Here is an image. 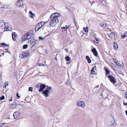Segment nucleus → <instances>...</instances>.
<instances>
[{"label": "nucleus", "instance_id": "nucleus-1", "mask_svg": "<svg viewBox=\"0 0 127 127\" xmlns=\"http://www.w3.org/2000/svg\"><path fill=\"white\" fill-rule=\"evenodd\" d=\"M33 34V31L31 30L28 32L26 33L22 37V41H26L30 39Z\"/></svg>", "mask_w": 127, "mask_h": 127}, {"label": "nucleus", "instance_id": "nucleus-2", "mask_svg": "<svg viewBox=\"0 0 127 127\" xmlns=\"http://www.w3.org/2000/svg\"><path fill=\"white\" fill-rule=\"evenodd\" d=\"M5 28L4 29L5 31H11L12 30L11 26L6 22H4Z\"/></svg>", "mask_w": 127, "mask_h": 127}, {"label": "nucleus", "instance_id": "nucleus-3", "mask_svg": "<svg viewBox=\"0 0 127 127\" xmlns=\"http://www.w3.org/2000/svg\"><path fill=\"white\" fill-rule=\"evenodd\" d=\"M59 22V20L58 19H56L50 21L49 25L52 27H55L57 23Z\"/></svg>", "mask_w": 127, "mask_h": 127}, {"label": "nucleus", "instance_id": "nucleus-4", "mask_svg": "<svg viewBox=\"0 0 127 127\" xmlns=\"http://www.w3.org/2000/svg\"><path fill=\"white\" fill-rule=\"evenodd\" d=\"M36 40L35 39L32 38L30 41H29V43L30 42V46L31 47H34L36 42Z\"/></svg>", "mask_w": 127, "mask_h": 127}, {"label": "nucleus", "instance_id": "nucleus-5", "mask_svg": "<svg viewBox=\"0 0 127 127\" xmlns=\"http://www.w3.org/2000/svg\"><path fill=\"white\" fill-rule=\"evenodd\" d=\"M77 105L82 108H84L85 106V102L81 101H78L77 103Z\"/></svg>", "mask_w": 127, "mask_h": 127}, {"label": "nucleus", "instance_id": "nucleus-6", "mask_svg": "<svg viewBox=\"0 0 127 127\" xmlns=\"http://www.w3.org/2000/svg\"><path fill=\"white\" fill-rule=\"evenodd\" d=\"M60 16L59 14L57 13H55L54 14H52L51 15L50 18V19H57V18L59 17Z\"/></svg>", "mask_w": 127, "mask_h": 127}, {"label": "nucleus", "instance_id": "nucleus-7", "mask_svg": "<svg viewBox=\"0 0 127 127\" xmlns=\"http://www.w3.org/2000/svg\"><path fill=\"white\" fill-rule=\"evenodd\" d=\"M51 88H47L46 89L44 90L43 93L45 95L46 97H48L49 96V95L48 94L49 93V91L51 90Z\"/></svg>", "mask_w": 127, "mask_h": 127}, {"label": "nucleus", "instance_id": "nucleus-8", "mask_svg": "<svg viewBox=\"0 0 127 127\" xmlns=\"http://www.w3.org/2000/svg\"><path fill=\"white\" fill-rule=\"evenodd\" d=\"M16 5L18 7H23V2L22 0H18L16 3Z\"/></svg>", "mask_w": 127, "mask_h": 127}, {"label": "nucleus", "instance_id": "nucleus-9", "mask_svg": "<svg viewBox=\"0 0 127 127\" xmlns=\"http://www.w3.org/2000/svg\"><path fill=\"white\" fill-rule=\"evenodd\" d=\"M28 54L25 52H22L19 55V57L21 58H24L27 57L28 56Z\"/></svg>", "mask_w": 127, "mask_h": 127}, {"label": "nucleus", "instance_id": "nucleus-10", "mask_svg": "<svg viewBox=\"0 0 127 127\" xmlns=\"http://www.w3.org/2000/svg\"><path fill=\"white\" fill-rule=\"evenodd\" d=\"M108 77L109 79L112 83H115L116 82L115 79L113 76L111 75H108Z\"/></svg>", "mask_w": 127, "mask_h": 127}, {"label": "nucleus", "instance_id": "nucleus-11", "mask_svg": "<svg viewBox=\"0 0 127 127\" xmlns=\"http://www.w3.org/2000/svg\"><path fill=\"white\" fill-rule=\"evenodd\" d=\"M35 87H48V86L44 84L41 83H38V84H37L35 86Z\"/></svg>", "mask_w": 127, "mask_h": 127}, {"label": "nucleus", "instance_id": "nucleus-12", "mask_svg": "<svg viewBox=\"0 0 127 127\" xmlns=\"http://www.w3.org/2000/svg\"><path fill=\"white\" fill-rule=\"evenodd\" d=\"M20 115V113L18 111L15 112L13 114V116L14 118V119L17 118Z\"/></svg>", "mask_w": 127, "mask_h": 127}, {"label": "nucleus", "instance_id": "nucleus-13", "mask_svg": "<svg viewBox=\"0 0 127 127\" xmlns=\"http://www.w3.org/2000/svg\"><path fill=\"white\" fill-rule=\"evenodd\" d=\"M93 47H91L92 48ZM92 52L93 53L94 55L95 56H97L98 55L97 52V51L96 50V49L95 48H94L93 49H92Z\"/></svg>", "mask_w": 127, "mask_h": 127}, {"label": "nucleus", "instance_id": "nucleus-14", "mask_svg": "<svg viewBox=\"0 0 127 127\" xmlns=\"http://www.w3.org/2000/svg\"><path fill=\"white\" fill-rule=\"evenodd\" d=\"M96 66H94L93 68L92 69L91 71V74H95V71L94 70L95 69H96Z\"/></svg>", "mask_w": 127, "mask_h": 127}, {"label": "nucleus", "instance_id": "nucleus-15", "mask_svg": "<svg viewBox=\"0 0 127 127\" xmlns=\"http://www.w3.org/2000/svg\"><path fill=\"white\" fill-rule=\"evenodd\" d=\"M109 37L112 39L114 38L115 37V34L113 32H111L110 34Z\"/></svg>", "mask_w": 127, "mask_h": 127}, {"label": "nucleus", "instance_id": "nucleus-16", "mask_svg": "<svg viewBox=\"0 0 127 127\" xmlns=\"http://www.w3.org/2000/svg\"><path fill=\"white\" fill-rule=\"evenodd\" d=\"M17 35L16 33L14 32L12 34V39L14 40L16 39V38L17 37Z\"/></svg>", "mask_w": 127, "mask_h": 127}, {"label": "nucleus", "instance_id": "nucleus-17", "mask_svg": "<svg viewBox=\"0 0 127 127\" xmlns=\"http://www.w3.org/2000/svg\"><path fill=\"white\" fill-rule=\"evenodd\" d=\"M42 26L40 25V23H38L36 25V28L38 29V30H39L42 27Z\"/></svg>", "mask_w": 127, "mask_h": 127}, {"label": "nucleus", "instance_id": "nucleus-18", "mask_svg": "<svg viewBox=\"0 0 127 127\" xmlns=\"http://www.w3.org/2000/svg\"><path fill=\"white\" fill-rule=\"evenodd\" d=\"M127 37V32H125L124 34L122 35L121 36V37L123 39H124Z\"/></svg>", "mask_w": 127, "mask_h": 127}, {"label": "nucleus", "instance_id": "nucleus-19", "mask_svg": "<svg viewBox=\"0 0 127 127\" xmlns=\"http://www.w3.org/2000/svg\"><path fill=\"white\" fill-rule=\"evenodd\" d=\"M86 59L89 63H91V60L88 56H86Z\"/></svg>", "mask_w": 127, "mask_h": 127}, {"label": "nucleus", "instance_id": "nucleus-20", "mask_svg": "<svg viewBox=\"0 0 127 127\" xmlns=\"http://www.w3.org/2000/svg\"><path fill=\"white\" fill-rule=\"evenodd\" d=\"M100 25L101 27L104 28L106 26V25L105 23L104 22L101 23H100Z\"/></svg>", "mask_w": 127, "mask_h": 127}, {"label": "nucleus", "instance_id": "nucleus-21", "mask_svg": "<svg viewBox=\"0 0 127 127\" xmlns=\"http://www.w3.org/2000/svg\"><path fill=\"white\" fill-rule=\"evenodd\" d=\"M29 14L30 15V17L32 18L33 17V16H35V14L32 13L31 11H30L29 12Z\"/></svg>", "mask_w": 127, "mask_h": 127}, {"label": "nucleus", "instance_id": "nucleus-22", "mask_svg": "<svg viewBox=\"0 0 127 127\" xmlns=\"http://www.w3.org/2000/svg\"><path fill=\"white\" fill-rule=\"evenodd\" d=\"M114 48L115 49H117L118 47V46L117 44L114 42L113 43Z\"/></svg>", "mask_w": 127, "mask_h": 127}, {"label": "nucleus", "instance_id": "nucleus-23", "mask_svg": "<svg viewBox=\"0 0 127 127\" xmlns=\"http://www.w3.org/2000/svg\"><path fill=\"white\" fill-rule=\"evenodd\" d=\"M48 35H47L46 36H45L44 37H42L40 36L39 37V39L40 40H43L46 37V36Z\"/></svg>", "mask_w": 127, "mask_h": 127}, {"label": "nucleus", "instance_id": "nucleus-24", "mask_svg": "<svg viewBox=\"0 0 127 127\" xmlns=\"http://www.w3.org/2000/svg\"><path fill=\"white\" fill-rule=\"evenodd\" d=\"M17 106V105L16 104H11L10 106V108L11 109H14Z\"/></svg>", "mask_w": 127, "mask_h": 127}, {"label": "nucleus", "instance_id": "nucleus-25", "mask_svg": "<svg viewBox=\"0 0 127 127\" xmlns=\"http://www.w3.org/2000/svg\"><path fill=\"white\" fill-rule=\"evenodd\" d=\"M66 61H69L70 60V58L68 56H66L65 58Z\"/></svg>", "mask_w": 127, "mask_h": 127}, {"label": "nucleus", "instance_id": "nucleus-26", "mask_svg": "<svg viewBox=\"0 0 127 127\" xmlns=\"http://www.w3.org/2000/svg\"><path fill=\"white\" fill-rule=\"evenodd\" d=\"M105 70L106 72V74H110V71L107 68H105Z\"/></svg>", "mask_w": 127, "mask_h": 127}, {"label": "nucleus", "instance_id": "nucleus-27", "mask_svg": "<svg viewBox=\"0 0 127 127\" xmlns=\"http://www.w3.org/2000/svg\"><path fill=\"white\" fill-rule=\"evenodd\" d=\"M83 29L86 32H88V28L87 27H86V28H85V27H84Z\"/></svg>", "mask_w": 127, "mask_h": 127}, {"label": "nucleus", "instance_id": "nucleus-28", "mask_svg": "<svg viewBox=\"0 0 127 127\" xmlns=\"http://www.w3.org/2000/svg\"><path fill=\"white\" fill-rule=\"evenodd\" d=\"M68 28V27H62V29L63 31H65Z\"/></svg>", "mask_w": 127, "mask_h": 127}, {"label": "nucleus", "instance_id": "nucleus-29", "mask_svg": "<svg viewBox=\"0 0 127 127\" xmlns=\"http://www.w3.org/2000/svg\"><path fill=\"white\" fill-rule=\"evenodd\" d=\"M8 84L7 82H5L4 84L3 87H6L8 86Z\"/></svg>", "mask_w": 127, "mask_h": 127}, {"label": "nucleus", "instance_id": "nucleus-30", "mask_svg": "<svg viewBox=\"0 0 127 127\" xmlns=\"http://www.w3.org/2000/svg\"><path fill=\"white\" fill-rule=\"evenodd\" d=\"M94 41L96 43H98L99 42L98 40L96 38H94L93 39Z\"/></svg>", "mask_w": 127, "mask_h": 127}, {"label": "nucleus", "instance_id": "nucleus-31", "mask_svg": "<svg viewBox=\"0 0 127 127\" xmlns=\"http://www.w3.org/2000/svg\"><path fill=\"white\" fill-rule=\"evenodd\" d=\"M28 45L27 44L24 45L23 46V48L24 49H26L28 48Z\"/></svg>", "mask_w": 127, "mask_h": 127}, {"label": "nucleus", "instance_id": "nucleus-32", "mask_svg": "<svg viewBox=\"0 0 127 127\" xmlns=\"http://www.w3.org/2000/svg\"><path fill=\"white\" fill-rule=\"evenodd\" d=\"M39 23H40V25H41L42 26V27L44 26L45 24V22H41Z\"/></svg>", "mask_w": 127, "mask_h": 127}, {"label": "nucleus", "instance_id": "nucleus-33", "mask_svg": "<svg viewBox=\"0 0 127 127\" xmlns=\"http://www.w3.org/2000/svg\"><path fill=\"white\" fill-rule=\"evenodd\" d=\"M1 44L2 45L6 46H9L8 45L6 44L5 43H1Z\"/></svg>", "mask_w": 127, "mask_h": 127}, {"label": "nucleus", "instance_id": "nucleus-34", "mask_svg": "<svg viewBox=\"0 0 127 127\" xmlns=\"http://www.w3.org/2000/svg\"><path fill=\"white\" fill-rule=\"evenodd\" d=\"M44 88H40L39 90V91L40 92L43 91Z\"/></svg>", "mask_w": 127, "mask_h": 127}, {"label": "nucleus", "instance_id": "nucleus-35", "mask_svg": "<svg viewBox=\"0 0 127 127\" xmlns=\"http://www.w3.org/2000/svg\"><path fill=\"white\" fill-rule=\"evenodd\" d=\"M5 98L4 96L3 95L0 98V99L1 100H3Z\"/></svg>", "mask_w": 127, "mask_h": 127}, {"label": "nucleus", "instance_id": "nucleus-36", "mask_svg": "<svg viewBox=\"0 0 127 127\" xmlns=\"http://www.w3.org/2000/svg\"><path fill=\"white\" fill-rule=\"evenodd\" d=\"M1 7L2 8H7V7H6V6L5 5H1Z\"/></svg>", "mask_w": 127, "mask_h": 127}, {"label": "nucleus", "instance_id": "nucleus-37", "mask_svg": "<svg viewBox=\"0 0 127 127\" xmlns=\"http://www.w3.org/2000/svg\"><path fill=\"white\" fill-rule=\"evenodd\" d=\"M113 61L115 63H116L117 61V60L114 58H113Z\"/></svg>", "mask_w": 127, "mask_h": 127}, {"label": "nucleus", "instance_id": "nucleus-38", "mask_svg": "<svg viewBox=\"0 0 127 127\" xmlns=\"http://www.w3.org/2000/svg\"><path fill=\"white\" fill-rule=\"evenodd\" d=\"M33 88H29V91H30L31 92H32Z\"/></svg>", "mask_w": 127, "mask_h": 127}, {"label": "nucleus", "instance_id": "nucleus-39", "mask_svg": "<svg viewBox=\"0 0 127 127\" xmlns=\"http://www.w3.org/2000/svg\"><path fill=\"white\" fill-rule=\"evenodd\" d=\"M39 66H45V65L43 64H42L41 63H39Z\"/></svg>", "mask_w": 127, "mask_h": 127}, {"label": "nucleus", "instance_id": "nucleus-40", "mask_svg": "<svg viewBox=\"0 0 127 127\" xmlns=\"http://www.w3.org/2000/svg\"><path fill=\"white\" fill-rule=\"evenodd\" d=\"M116 63V64L119 66L121 65V64L118 62H117Z\"/></svg>", "mask_w": 127, "mask_h": 127}, {"label": "nucleus", "instance_id": "nucleus-41", "mask_svg": "<svg viewBox=\"0 0 127 127\" xmlns=\"http://www.w3.org/2000/svg\"><path fill=\"white\" fill-rule=\"evenodd\" d=\"M119 73L121 74L122 72V71L120 69H119Z\"/></svg>", "mask_w": 127, "mask_h": 127}, {"label": "nucleus", "instance_id": "nucleus-42", "mask_svg": "<svg viewBox=\"0 0 127 127\" xmlns=\"http://www.w3.org/2000/svg\"><path fill=\"white\" fill-rule=\"evenodd\" d=\"M69 84V82L68 81V80L65 83V84L66 85H68Z\"/></svg>", "mask_w": 127, "mask_h": 127}, {"label": "nucleus", "instance_id": "nucleus-43", "mask_svg": "<svg viewBox=\"0 0 127 127\" xmlns=\"http://www.w3.org/2000/svg\"><path fill=\"white\" fill-rule=\"evenodd\" d=\"M16 95H17V97H18L19 98H20V96L18 95V93H17Z\"/></svg>", "mask_w": 127, "mask_h": 127}, {"label": "nucleus", "instance_id": "nucleus-44", "mask_svg": "<svg viewBox=\"0 0 127 127\" xmlns=\"http://www.w3.org/2000/svg\"><path fill=\"white\" fill-rule=\"evenodd\" d=\"M39 30H38V29H36V26H35V31H38Z\"/></svg>", "mask_w": 127, "mask_h": 127}, {"label": "nucleus", "instance_id": "nucleus-45", "mask_svg": "<svg viewBox=\"0 0 127 127\" xmlns=\"http://www.w3.org/2000/svg\"><path fill=\"white\" fill-rule=\"evenodd\" d=\"M125 96L127 99V92H126L125 94Z\"/></svg>", "mask_w": 127, "mask_h": 127}, {"label": "nucleus", "instance_id": "nucleus-46", "mask_svg": "<svg viewBox=\"0 0 127 127\" xmlns=\"http://www.w3.org/2000/svg\"><path fill=\"white\" fill-rule=\"evenodd\" d=\"M124 104L125 105H126L127 104V103L126 102H124Z\"/></svg>", "mask_w": 127, "mask_h": 127}, {"label": "nucleus", "instance_id": "nucleus-47", "mask_svg": "<svg viewBox=\"0 0 127 127\" xmlns=\"http://www.w3.org/2000/svg\"><path fill=\"white\" fill-rule=\"evenodd\" d=\"M99 1L101 2H102L103 1V0H99Z\"/></svg>", "mask_w": 127, "mask_h": 127}, {"label": "nucleus", "instance_id": "nucleus-48", "mask_svg": "<svg viewBox=\"0 0 127 127\" xmlns=\"http://www.w3.org/2000/svg\"><path fill=\"white\" fill-rule=\"evenodd\" d=\"M65 50L66 51V52H68V50L67 49H65Z\"/></svg>", "mask_w": 127, "mask_h": 127}, {"label": "nucleus", "instance_id": "nucleus-49", "mask_svg": "<svg viewBox=\"0 0 127 127\" xmlns=\"http://www.w3.org/2000/svg\"><path fill=\"white\" fill-rule=\"evenodd\" d=\"M103 84H101V85H100V87H103Z\"/></svg>", "mask_w": 127, "mask_h": 127}, {"label": "nucleus", "instance_id": "nucleus-50", "mask_svg": "<svg viewBox=\"0 0 127 127\" xmlns=\"http://www.w3.org/2000/svg\"><path fill=\"white\" fill-rule=\"evenodd\" d=\"M125 113H126V115H127V110H126V111Z\"/></svg>", "mask_w": 127, "mask_h": 127}, {"label": "nucleus", "instance_id": "nucleus-51", "mask_svg": "<svg viewBox=\"0 0 127 127\" xmlns=\"http://www.w3.org/2000/svg\"><path fill=\"white\" fill-rule=\"evenodd\" d=\"M4 54V53H1V55H3Z\"/></svg>", "mask_w": 127, "mask_h": 127}, {"label": "nucleus", "instance_id": "nucleus-52", "mask_svg": "<svg viewBox=\"0 0 127 127\" xmlns=\"http://www.w3.org/2000/svg\"><path fill=\"white\" fill-rule=\"evenodd\" d=\"M7 7H7L9 6V5H7L6 6Z\"/></svg>", "mask_w": 127, "mask_h": 127}, {"label": "nucleus", "instance_id": "nucleus-53", "mask_svg": "<svg viewBox=\"0 0 127 127\" xmlns=\"http://www.w3.org/2000/svg\"><path fill=\"white\" fill-rule=\"evenodd\" d=\"M12 101V99L11 98V99H10V100H9V101Z\"/></svg>", "mask_w": 127, "mask_h": 127}, {"label": "nucleus", "instance_id": "nucleus-54", "mask_svg": "<svg viewBox=\"0 0 127 127\" xmlns=\"http://www.w3.org/2000/svg\"><path fill=\"white\" fill-rule=\"evenodd\" d=\"M115 125V124L114 123H113V124L112 125H113V126H114Z\"/></svg>", "mask_w": 127, "mask_h": 127}, {"label": "nucleus", "instance_id": "nucleus-55", "mask_svg": "<svg viewBox=\"0 0 127 127\" xmlns=\"http://www.w3.org/2000/svg\"><path fill=\"white\" fill-rule=\"evenodd\" d=\"M99 87V85H98V86H96L95 87Z\"/></svg>", "mask_w": 127, "mask_h": 127}, {"label": "nucleus", "instance_id": "nucleus-56", "mask_svg": "<svg viewBox=\"0 0 127 127\" xmlns=\"http://www.w3.org/2000/svg\"><path fill=\"white\" fill-rule=\"evenodd\" d=\"M55 60H56V61L57 60L56 57V58H55Z\"/></svg>", "mask_w": 127, "mask_h": 127}, {"label": "nucleus", "instance_id": "nucleus-57", "mask_svg": "<svg viewBox=\"0 0 127 127\" xmlns=\"http://www.w3.org/2000/svg\"><path fill=\"white\" fill-rule=\"evenodd\" d=\"M10 54V52H9V51H8V52Z\"/></svg>", "mask_w": 127, "mask_h": 127}, {"label": "nucleus", "instance_id": "nucleus-58", "mask_svg": "<svg viewBox=\"0 0 127 127\" xmlns=\"http://www.w3.org/2000/svg\"><path fill=\"white\" fill-rule=\"evenodd\" d=\"M57 54H56V56H57Z\"/></svg>", "mask_w": 127, "mask_h": 127}, {"label": "nucleus", "instance_id": "nucleus-59", "mask_svg": "<svg viewBox=\"0 0 127 127\" xmlns=\"http://www.w3.org/2000/svg\"><path fill=\"white\" fill-rule=\"evenodd\" d=\"M1 55H0V57H1Z\"/></svg>", "mask_w": 127, "mask_h": 127}, {"label": "nucleus", "instance_id": "nucleus-60", "mask_svg": "<svg viewBox=\"0 0 127 127\" xmlns=\"http://www.w3.org/2000/svg\"><path fill=\"white\" fill-rule=\"evenodd\" d=\"M0 127H2V126H1Z\"/></svg>", "mask_w": 127, "mask_h": 127}]
</instances>
